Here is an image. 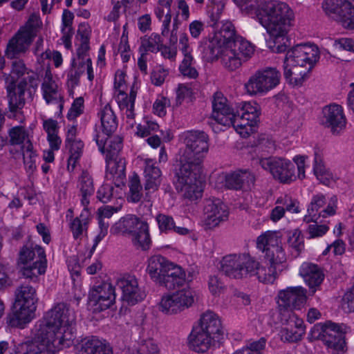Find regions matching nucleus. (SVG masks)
<instances>
[{
	"mask_svg": "<svg viewBox=\"0 0 354 354\" xmlns=\"http://www.w3.org/2000/svg\"><path fill=\"white\" fill-rule=\"evenodd\" d=\"M46 322L40 324L36 337L48 347V350L56 353L73 344L75 324V313L66 303H59L46 314Z\"/></svg>",
	"mask_w": 354,
	"mask_h": 354,
	"instance_id": "nucleus-1",
	"label": "nucleus"
},
{
	"mask_svg": "<svg viewBox=\"0 0 354 354\" xmlns=\"http://www.w3.org/2000/svg\"><path fill=\"white\" fill-rule=\"evenodd\" d=\"M212 118L223 126H232L242 137H248L256 131L260 115L257 104L243 102L236 111L221 92L214 93L212 100Z\"/></svg>",
	"mask_w": 354,
	"mask_h": 354,
	"instance_id": "nucleus-2",
	"label": "nucleus"
},
{
	"mask_svg": "<svg viewBox=\"0 0 354 354\" xmlns=\"http://www.w3.org/2000/svg\"><path fill=\"white\" fill-rule=\"evenodd\" d=\"M257 17L274 39L272 50L284 52L287 48L284 40H287L286 35L293 19L292 11L288 5L275 0L266 2Z\"/></svg>",
	"mask_w": 354,
	"mask_h": 354,
	"instance_id": "nucleus-3",
	"label": "nucleus"
},
{
	"mask_svg": "<svg viewBox=\"0 0 354 354\" xmlns=\"http://www.w3.org/2000/svg\"><path fill=\"white\" fill-rule=\"evenodd\" d=\"M223 335L221 320L212 311H207L201 315L198 326H195L190 335L189 342L193 349L198 353H204L214 342H220Z\"/></svg>",
	"mask_w": 354,
	"mask_h": 354,
	"instance_id": "nucleus-4",
	"label": "nucleus"
},
{
	"mask_svg": "<svg viewBox=\"0 0 354 354\" xmlns=\"http://www.w3.org/2000/svg\"><path fill=\"white\" fill-rule=\"evenodd\" d=\"M208 141V136L204 131H187L185 135V149L177 165L202 169L203 158L209 150Z\"/></svg>",
	"mask_w": 354,
	"mask_h": 354,
	"instance_id": "nucleus-5",
	"label": "nucleus"
},
{
	"mask_svg": "<svg viewBox=\"0 0 354 354\" xmlns=\"http://www.w3.org/2000/svg\"><path fill=\"white\" fill-rule=\"evenodd\" d=\"M258 262L248 253L230 254L220 261L219 270L232 279H243L252 274L257 268Z\"/></svg>",
	"mask_w": 354,
	"mask_h": 354,
	"instance_id": "nucleus-6",
	"label": "nucleus"
},
{
	"mask_svg": "<svg viewBox=\"0 0 354 354\" xmlns=\"http://www.w3.org/2000/svg\"><path fill=\"white\" fill-rule=\"evenodd\" d=\"M254 46L241 37H235L234 41L227 43L223 52V64L230 71H235L243 62L252 57Z\"/></svg>",
	"mask_w": 354,
	"mask_h": 354,
	"instance_id": "nucleus-7",
	"label": "nucleus"
},
{
	"mask_svg": "<svg viewBox=\"0 0 354 354\" xmlns=\"http://www.w3.org/2000/svg\"><path fill=\"white\" fill-rule=\"evenodd\" d=\"M13 306L15 317L19 322H30L36 310L38 300L35 288L30 284L23 283L17 288Z\"/></svg>",
	"mask_w": 354,
	"mask_h": 354,
	"instance_id": "nucleus-8",
	"label": "nucleus"
},
{
	"mask_svg": "<svg viewBox=\"0 0 354 354\" xmlns=\"http://www.w3.org/2000/svg\"><path fill=\"white\" fill-rule=\"evenodd\" d=\"M281 73L276 68L267 67L258 70L245 84L247 93L250 95H263L279 85Z\"/></svg>",
	"mask_w": 354,
	"mask_h": 354,
	"instance_id": "nucleus-9",
	"label": "nucleus"
},
{
	"mask_svg": "<svg viewBox=\"0 0 354 354\" xmlns=\"http://www.w3.org/2000/svg\"><path fill=\"white\" fill-rule=\"evenodd\" d=\"M257 246L265 253L264 257L269 264L284 269L286 255L278 232L268 231L261 234L257 238Z\"/></svg>",
	"mask_w": 354,
	"mask_h": 354,
	"instance_id": "nucleus-10",
	"label": "nucleus"
},
{
	"mask_svg": "<svg viewBox=\"0 0 354 354\" xmlns=\"http://www.w3.org/2000/svg\"><path fill=\"white\" fill-rule=\"evenodd\" d=\"M201 172V168L196 170L192 167L177 165L176 176L185 198L195 201L202 196L203 184L199 179Z\"/></svg>",
	"mask_w": 354,
	"mask_h": 354,
	"instance_id": "nucleus-11",
	"label": "nucleus"
},
{
	"mask_svg": "<svg viewBox=\"0 0 354 354\" xmlns=\"http://www.w3.org/2000/svg\"><path fill=\"white\" fill-rule=\"evenodd\" d=\"M261 167L268 171L274 179L282 183H290L295 180V165L289 160L279 157L260 158Z\"/></svg>",
	"mask_w": 354,
	"mask_h": 354,
	"instance_id": "nucleus-12",
	"label": "nucleus"
},
{
	"mask_svg": "<svg viewBox=\"0 0 354 354\" xmlns=\"http://www.w3.org/2000/svg\"><path fill=\"white\" fill-rule=\"evenodd\" d=\"M322 8L328 17L344 28L354 29V7L348 0H324Z\"/></svg>",
	"mask_w": 354,
	"mask_h": 354,
	"instance_id": "nucleus-13",
	"label": "nucleus"
},
{
	"mask_svg": "<svg viewBox=\"0 0 354 354\" xmlns=\"http://www.w3.org/2000/svg\"><path fill=\"white\" fill-rule=\"evenodd\" d=\"M193 303L192 292L189 289H182L162 296L159 310L167 315L177 314L190 307Z\"/></svg>",
	"mask_w": 354,
	"mask_h": 354,
	"instance_id": "nucleus-14",
	"label": "nucleus"
},
{
	"mask_svg": "<svg viewBox=\"0 0 354 354\" xmlns=\"http://www.w3.org/2000/svg\"><path fill=\"white\" fill-rule=\"evenodd\" d=\"M306 300V290L301 286L288 287L281 290L277 295L278 308L281 317L292 312V309H299Z\"/></svg>",
	"mask_w": 354,
	"mask_h": 354,
	"instance_id": "nucleus-15",
	"label": "nucleus"
},
{
	"mask_svg": "<svg viewBox=\"0 0 354 354\" xmlns=\"http://www.w3.org/2000/svg\"><path fill=\"white\" fill-rule=\"evenodd\" d=\"M116 286L122 291V301L130 306L141 302L147 296L144 288L140 286L134 275L127 274L118 277Z\"/></svg>",
	"mask_w": 354,
	"mask_h": 354,
	"instance_id": "nucleus-16",
	"label": "nucleus"
},
{
	"mask_svg": "<svg viewBox=\"0 0 354 354\" xmlns=\"http://www.w3.org/2000/svg\"><path fill=\"white\" fill-rule=\"evenodd\" d=\"M314 328L317 331L321 330L319 335H322L325 344L332 348L336 354L344 351L345 335L341 326L329 322L324 325L315 326Z\"/></svg>",
	"mask_w": 354,
	"mask_h": 354,
	"instance_id": "nucleus-17",
	"label": "nucleus"
},
{
	"mask_svg": "<svg viewBox=\"0 0 354 354\" xmlns=\"http://www.w3.org/2000/svg\"><path fill=\"white\" fill-rule=\"evenodd\" d=\"M319 59L318 48L313 45L297 44L288 50L284 60L288 64H302L313 68Z\"/></svg>",
	"mask_w": 354,
	"mask_h": 354,
	"instance_id": "nucleus-18",
	"label": "nucleus"
},
{
	"mask_svg": "<svg viewBox=\"0 0 354 354\" xmlns=\"http://www.w3.org/2000/svg\"><path fill=\"white\" fill-rule=\"evenodd\" d=\"M283 326L279 332L281 339L284 342H297L305 334V326L302 319L297 317L293 313L288 312L281 317Z\"/></svg>",
	"mask_w": 354,
	"mask_h": 354,
	"instance_id": "nucleus-19",
	"label": "nucleus"
},
{
	"mask_svg": "<svg viewBox=\"0 0 354 354\" xmlns=\"http://www.w3.org/2000/svg\"><path fill=\"white\" fill-rule=\"evenodd\" d=\"M28 84L32 87L37 86V75L35 73L28 75L27 77L24 78L17 86L12 84L8 86V104L10 111H17L24 106V95Z\"/></svg>",
	"mask_w": 354,
	"mask_h": 354,
	"instance_id": "nucleus-20",
	"label": "nucleus"
},
{
	"mask_svg": "<svg viewBox=\"0 0 354 354\" xmlns=\"http://www.w3.org/2000/svg\"><path fill=\"white\" fill-rule=\"evenodd\" d=\"M205 223L209 227L218 226L228 218L227 207L219 198H208L204 202Z\"/></svg>",
	"mask_w": 354,
	"mask_h": 354,
	"instance_id": "nucleus-21",
	"label": "nucleus"
},
{
	"mask_svg": "<svg viewBox=\"0 0 354 354\" xmlns=\"http://www.w3.org/2000/svg\"><path fill=\"white\" fill-rule=\"evenodd\" d=\"M115 299L114 288L111 283H104L93 288L89 294V300L100 311L111 307Z\"/></svg>",
	"mask_w": 354,
	"mask_h": 354,
	"instance_id": "nucleus-22",
	"label": "nucleus"
},
{
	"mask_svg": "<svg viewBox=\"0 0 354 354\" xmlns=\"http://www.w3.org/2000/svg\"><path fill=\"white\" fill-rule=\"evenodd\" d=\"M33 33L24 32L22 30L18 32L9 40L5 55L7 58L12 59L24 54L30 46L34 38Z\"/></svg>",
	"mask_w": 354,
	"mask_h": 354,
	"instance_id": "nucleus-23",
	"label": "nucleus"
},
{
	"mask_svg": "<svg viewBox=\"0 0 354 354\" xmlns=\"http://www.w3.org/2000/svg\"><path fill=\"white\" fill-rule=\"evenodd\" d=\"M323 113V124L330 129L333 134H339L346 126L342 107L338 104H330L324 108Z\"/></svg>",
	"mask_w": 354,
	"mask_h": 354,
	"instance_id": "nucleus-24",
	"label": "nucleus"
},
{
	"mask_svg": "<svg viewBox=\"0 0 354 354\" xmlns=\"http://www.w3.org/2000/svg\"><path fill=\"white\" fill-rule=\"evenodd\" d=\"M299 274L308 286L311 295H314L319 289L324 279V274L322 268L309 262L302 263L299 269Z\"/></svg>",
	"mask_w": 354,
	"mask_h": 354,
	"instance_id": "nucleus-25",
	"label": "nucleus"
},
{
	"mask_svg": "<svg viewBox=\"0 0 354 354\" xmlns=\"http://www.w3.org/2000/svg\"><path fill=\"white\" fill-rule=\"evenodd\" d=\"M254 176L248 170H239L227 174L225 186L230 189H247L254 184Z\"/></svg>",
	"mask_w": 354,
	"mask_h": 354,
	"instance_id": "nucleus-26",
	"label": "nucleus"
},
{
	"mask_svg": "<svg viewBox=\"0 0 354 354\" xmlns=\"http://www.w3.org/2000/svg\"><path fill=\"white\" fill-rule=\"evenodd\" d=\"M106 178L111 180L119 187L124 185L126 182V162L122 158L106 160Z\"/></svg>",
	"mask_w": 354,
	"mask_h": 354,
	"instance_id": "nucleus-27",
	"label": "nucleus"
},
{
	"mask_svg": "<svg viewBox=\"0 0 354 354\" xmlns=\"http://www.w3.org/2000/svg\"><path fill=\"white\" fill-rule=\"evenodd\" d=\"M310 66L301 64H288V62L284 60L283 75L286 80L292 85H301L305 81L308 74L312 70Z\"/></svg>",
	"mask_w": 354,
	"mask_h": 354,
	"instance_id": "nucleus-28",
	"label": "nucleus"
},
{
	"mask_svg": "<svg viewBox=\"0 0 354 354\" xmlns=\"http://www.w3.org/2000/svg\"><path fill=\"white\" fill-rule=\"evenodd\" d=\"M171 262L160 255H154L148 261L147 271L151 279L156 283H160L165 277L167 268L171 266Z\"/></svg>",
	"mask_w": 354,
	"mask_h": 354,
	"instance_id": "nucleus-29",
	"label": "nucleus"
},
{
	"mask_svg": "<svg viewBox=\"0 0 354 354\" xmlns=\"http://www.w3.org/2000/svg\"><path fill=\"white\" fill-rule=\"evenodd\" d=\"M104 142L103 139H100V136H95V141L99 147L100 151L106 154V160L118 158V155L122 148V140L119 136L110 137L107 136Z\"/></svg>",
	"mask_w": 354,
	"mask_h": 354,
	"instance_id": "nucleus-30",
	"label": "nucleus"
},
{
	"mask_svg": "<svg viewBox=\"0 0 354 354\" xmlns=\"http://www.w3.org/2000/svg\"><path fill=\"white\" fill-rule=\"evenodd\" d=\"M43 97L47 104H57L62 109L63 107V96L57 84L52 80L50 75L46 74L41 85Z\"/></svg>",
	"mask_w": 354,
	"mask_h": 354,
	"instance_id": "nucleus-31",
	"label": "nucleus"
},
{
	"mask_svg": "<svg viewBox=\"0 0 354 354\" xmlns=\"http://www.w3.org/2000/svg\"><path fill=\"white\" fill-rule=\"evenodd\" d=\"M38 252L37 261H34L32 265H24L21 269V274L33 281H37L38 276L44 274L46 268L47 261L44 250L39 248Z\"/></svg>",
	"mask_w": 354,
	"mask_h": 354,
	"instance_id": "nucleus-32",
	"label": "nucleus"
},
{
	"mask_svg": "<svg viewBox=\"0 0 354 354\" xmlns=\"http://www.w3.org/2000/svg\"><path fill=\"white\" fill-rule=\"evenodd\" d=\"M185 282V273L182 268L174 263L167 268L165 277L162 278L160 285L165 286L167 289L172 290L176 287L181 286Z\"/></svg>",
	"mask_w": 354,
	"mask_h": 354,
	"instance_id": "nucleus-33",
	"label": "nucleus"
},
{
	"mask_svg": "<svg viewBox=\"0 0 354 354\" xmlns=\"http://www.w3.org/2000/svg\"><path fill=\"white\" fill-rule=\"evenodd\" d=\"M48 347L37 337L34 340L19 344L9 354H53Z\"/></svg>",
	"mask_w": 354,
	"mask_h": 354,
	"instance_id": "nucleus-34",
	"label": "nucleus"
},
{
	"mask_svg": "<svg viewBox=\"0 0 354 354\" xmlns=\"http://www.w3.org/2000/svg\"><path fill=\"white\" fill-rule=\"evenodd\" d=\"M77 188L81 196V203L84 207L87 208L90 203V198L94 193L93 180L86 171H83L77 181Z\"/></svg>",
	"mask_w": 354,
	"mask_h": 354,
	"instance_id": "nucleus-35",
	"label": "nucleus"
},
{
	"mask_svg": "<svg viewBox=\"0 0 354 354\" xmlns=\"http://www.w3.org/2000/svg\"><path fill=\"white\" fill-rule=\"evenodd\" d=\"M103 133L106 136L112 134L118 127L117 118L109 104H106L98 113Z\"/></svg>",
	"mask_w": 354,
	"mask_h": 354,
	"instance_id": "nucleus-36",
	"label": "nucleus"
},
{
	"mask_svg": "<svg viewBox=\"0 0 354 354\" xmlns=\"http://www.w3.org/2000/svg\"><path fill=\"white\" fill-rule=\"evenodd\" d=\"M131 241L133 245L142 250H148L151 246V241L149 232L148 224L145 222L141 223L139 228L132 234Z\"/></svg>",
	"mask_w": 354,
	"mask_h": 354,
	"instance_id": "nucleus-37",
	"label": "nucleus"
},
{
	"mask_svg": "<svg viewBox=\"0 0 354 354\" xmlns=\"http://www.w3.org/2000/svg\"><path fill=\"white\" fill-rule=\"evenodd\" d=\"M145 222L140 221L134 215H127L115 223V230L122 234L132 235Z\"/></svg>",
	"mask_w": 354,
	"mask_h": 354,
	"instance_id": "nucleus-38",
	"label": "nucleus"
},
{
	"mask_svg": "<svg viewBox=\"0 0 354 354\" xmlns=\"http://www.w3.org/2000/svg\"><path fill=\"white\" fill-rule=\"evenodd\" d=\"M76 37L80 41V46L77 50V62H86V59H91L88 57L89 47V34L84 25L81 24L79 26Z\"/></svg>",
	"mask_w": 354,
	"mask_h": 354,
	"instance_id": "nucleus-39",
	"label": "nucleus"
},
{
	"mask_svg": "<svg viewBox=\"0 0 354 354\" xmlns=\"http://www.w3.org/2000/svg\"><path fill=\"white\" fill-rule=\"evenodd\" d=\"M283 270V268L277 267L270 264H269V267L268 268L259 267V263H258L257 268L251 274H256L261 282L272 283Z\"/></svg>",
	"mask_w": 354,
	"mask_h": 354,
	"instance_id": "nucleus-40",
	"label": "nucleus"
},
{
	"mask_svg": "<svg viewBox=\"0 0 354 354\" xmlns=\"http://www.w3.org/2000/svg\"><path fill=\"white\" fill-rule=\"evenodd\" d=\"M80 354H112V351L99 339H92L82 344Z\"/></svg>",
	"mask_w": 354,
	"mask_h": 354,
	"instance_id": "nucleus-41",
	"label": "nucleus"
},
{
	"mask_svg": "<svg viewBox=\"0 0 354 354\" xmlns=\"http://www.w3.org/2000/svg\"><path fill=\"white\" fill-rule=\"evenodd\" d=\"M141 45L139 48L140 54H146L147 52L156 53L162 46L160 36L157 33H152L149 37L145 36L140 39Z\"/></svg>",
	"mask_w": 354,
	"mask_h": 354,
	"instance_id": "nucleus-42",
	"label": "nucleus"
},
{
	"mask_svg": "<svg viewBox=\"0 0 354 354\" xmlns=\"http://www.w3.org/2000/svg\"><path fill=\"white\" fill-rule=\"evenodd\" d=\"M88 223V211L84 207V209L80 217H76L71 223V230L73 232L74 239L81 238L83 232L87 230V224Z\"/></svg>",
	"mask_w": 354,
	"mask_h": 354,
	"instance_id": "nucleus-43",
	"label": "nucleus"
},
{
	"mask_svg": "<svg viewBox=\"0 0 354 354\" xmlns=\"http://www.w3.org/2000/svg\"><path fill=\"white\" fill-rule=\"evenodd\" d=\"M225 50V45L219 44L218 37L214 38L207 44L203 50V53L205 59L207 61H213L217 59L219 56L221 57L223 62V52Z\"/></svg>",
	"mask_w": 354,
	"mask_h": 354,
	"instance_id": "nucleus-44",
	"label": "nucleus"
},
{
	"mask_svg": "<svg viewBox=\"0 0 354 354\" xmlns=\"http://www.w3.org/2000/svg\"><path fill=\"white\" fill-rule=\"evenodd\" d=\"M39 248L43 249L41 246L32 243L24 245L19 252V263L27 265L31 261H37Z\"/></svg>",
	"mask_w": 354,
	"mask_h": 354,
	"instance_id": "nucleus-45",
	"label": "nucleus"
},
{
	"mask_svg": "<svg viewBox=\"0 0 354 354\" xmlns=\"http://www.w3.org/2000/svg\"><path fill=\"white\" fill-rule=\"evenodd\" d=\"M69 149L70 156L68 159V170L73 171L76 163L82 155L84 143L81 140L71 142V144H66Z\"/></svg>",
	"mask_w": 354,
	"mask_h": 354,
	"instance_id": "nucleus-46",
	"label": "nucleus"
},
{
	"mask_svg": "<svg viewBox=\"0 0 354 354\" xmlns=\"http://www.w3.org/2000/svg\"><path fill=\"white\" fill-rule=\"evenodd\" d=\"M145 177V190L146 192V196L145 198V202L146 203L145 206H147L148 212H151V207H152V203L149 198V194L151 192H154L156 191L160 183H161V176H144Z\"/></svg>",
	"mask_w": 354,
	"mask_h": 354,
	"instance_id": "nucleus-47",
	"label": "nucleus"
},
{
	"mask_svg": "<svg viewBox=\"0 0 354 354\" xmlns=\"http://www.w3.org/2000/svg\"><path fill=\"white\" fill-rule=\"evenodd\" d=\"M288 243L294 250L292 255H294L295 257L299 256L304 248V239L299 230L295 229L288 232Z\"/></svg>",
	"mask_w": 354,
	"mask_h": 354,
	"instance_id": "nucleus-48",
	"label": "nucleus"
},
{
	"mask_svg": "<svg viewBox=\"0 0 354 354\" xmlns=\"http://www.w3.org/2000/svg\"><path fill=\"white\" fill-rule=\"evenodd\" d=\"M86 71L85 63L84 62H76L73 60L72 64V68L68 71V85L71 87L77 86L79 83L80 77Z\"/></svg>",
	"mask_w": 354,
	"mask_h": 354,
	"instance_id": "nucleus-49",
	"label": "nucleus"
},
{
	"mask_svg": "<svg viewBox=\"0 0 354 354\" xmlns=\"http://www.w3.org/2000/svg\"><path fill=\"white\" fill-rule=\"evenodd\" d=\"M194 62L192 55L184 56L181 64L179 66L180 73L185 77L190 79H196L198 73L194 66Z\"/></svg>",
	"mask_w": 354,
	"mask_h": 354,
	"instance_id": "nucleus-50",
	"label": "nucleus"
},
{
	"mask_svg": "<svg viewBox=\"0 0 354 354\" xmlns=\"http://www.w3.org/2000/svg\"><path fill=\"white\" fill-rule=\"evenodd\" d=\"M129 201L133 203L139 202L142 196V187L139 176L134 174L129 180Z\"/></svg>",
	"mask_w": 354,
	"mask_h": 354,
	"instance_id": "nucleus-51",
	"label": "nucleus"
},
{
	"mask_svg": "<svg viewBox=\"0 0 354 354\" xmlns=\"http://www.w3.org/2000/svg\"><path fill=\"white\" fill-rule=\"evenodd\" d=\"M32 145L30 140H28L24 145L21 146L24 162L26 167L30 171H33L36 168L35 165V153L32 150Z\"/></svg>",
	"mask_w": 354,
	"mask_h": 354,
	"instance_id": "nucleus-52",
	"label": "nucleus"
},
{
	"mask_svg": "<svg viewBox=\"0 0 354 354\" xmlns=\"http://www.w3.org/2000/svg\"><path fill=\"white\" fill-rule=\"evenodd\" d=\"M10 142L12 145H24L28 140V133L25 129L22 127H15L9 131Z\"/></svg>",
	"mask_w": 354,
	"mask_h": 354,
	"instance_id": "nucleus-53",
	"label": "nucleus"
},
{
	"mask_svg": "<svg viewBox=\"0 0 354 354\" xmlns=\"http://www.w3.org/2000/svg\"><path fill=\"white\" fill-rule=\"evenodd\" d=\"M220 38L218 40L222 41L223 45L227 47V43L230 41H234L235 37V30L233 24L231 22H226L222 25L219 30Z\"/></svg>",
	"mask_w": 354,
	"mask_h": 354,
	"instance_id": "nucleus-54",
	"label": "nucleus"
},
{
	"mask_svg": "<svg viewBox=\"0 0 354 354\" xmlns=\"http://www.w3.org/2000/svg\"><path fill=\"white\" fill-rule=\"evenodd\" d=\"M136 97V93L135 91H131L130 92L129 96H127V94L120 91V93L118 95V105L120 109L124 110L127 108H134V102Z\"/></svg>",
	"mask_w": 354,
	"mask_h": 354,
	"instance_id": "nucleus-55",
	"label": "nucleus"
},
{
	"mask_svg": "<svg viewBox=\"0 0 354 354\" xmlns=\"http://www.w3.org/2000/svg\"><path fill=\"white\" fill-rule=\"evenodd\" d=\"M314 174L316 176L317 178L323 184L326 185L329 183L330 180V174L325 169V167L320 160H317V158L315 159V165H314Z\"/></svg>",
	"mask_w": 354,
	"mask_h": 354,
	"instance_id": "nucleus-56",
	"label": "nucleus"
},
{
	"mask_svg": "<svg viewBox=\"0 0 354 354\" xmlns=\"http://www.w3.org/2000/svg\"><path fill=\"white\" fill-rule=\"evenodd\" d=\"M156 221L160 232L171 230L174 227V221L171 216L160 214L156 216Z\"/></svg>",
	"mask_w": 354,
	"mask_h": 354,
	"instance_id": "nucleus-57",
	"label": "nucleus"
},
{
	"mask_svg": "<svg viewBox=\"0 0 354 354\" xmlns=\"http://www.w3.org/2000/svg\"><path fill=\"white\" fill-rule=\"evenodd\" d=\"M28 68L22 60L18 59L12 62L10 75L12 79H18L25 74L28 75Z\"/></svg>",
	"mask_w": 354,
	"mask_h": 354,
	"instance_id": "nucleus-58",
	"label": "nucleus"
},
{
	"mask_svg": "<svg viewBox=\"0 0 354 354\" xmlns=\"http://www.w3.org/2000/svg\"><path fill=\"white\" fill-rule=\"evenodd\" d=\"M113 196V187L111 185H102L97 192V198L102 203H106Z\"/></svg>",
	"mask_w": 354,
	"mask_h": 354,
	"instance_id": "nucleus-59",
	"label": "nucleus"
},
{
	"mask_svg": "<svg viewBox=\"0 0 354 354\" xmlns=\"http://www.w3.org/2000/svg\"><path fill=\"white\" fill-rule=\"evenodd\" d=\"M159 128L157 123L148 121L145 124H139L137 127V135L140 137H147L151 135V132H156Z\"/></svg>",
	"mask_w": 354,
	"mask_h": 354,
	"instance_id": "nucleus-60",
	"label": "nucleus"
},
{
	"mask_svg": "<svg viewBox=\"0 0 354 354\" xmlns=\"http://www.w3.org/2000/svg\"><path fill=\"white\" fill-rule=\"evenodd\" d=\"M326 204L325 196L322 194H317L313 197L310 205L308 207V213L315 215Z\"/></svg>",
	"mask_w": 354,
	"mask_h": 354,
	"instance_id": "nucleus-61",
	"label": "nucleus"
},
{
	"mask_svg": "<svg viewBox=\"0 0 354 354\" xmlns=\"http://www.w3.org/2000/svg\"><path fill=\"white\" fill-rule=\"evenodd\" d=\"M83 108H84V99L82 97H77L76 98L68 113V118L69 120H73L76 118L77 116H79L80 114L83 112Z\"/></svg>",
	"mask_w": 354,
	"mask_h": 354,
	"instance_id": "nucleus-62",
	"label": "nucleus"
},
{
	"mask_svg": "<svg viewBox=\"0 0 354 354\" xmlns=\"http://www.w3.org/2000/svg\"><path fill=\"white\" fill-rule=\"evenodd\" d=\"M277 203L283 204L286 211L292 213L299 212V203L290 196H286L284 198H279Z\"/></svg>",
	"mask_w": 354,
	"mask_h": 354,
	"instance_id": "nucleus-63",
	"label": "nucleus"
},
{
	"mask_svg": "<svg viewBox=\"0 0 354 354\" xmlns=\"http://www.w3.org/2000/svg\"><path fill=\"white\" fill-rule=\"evenodd\" d=\"M161 176V171L156 166V162L151 159L145 160L144 176Z\"/></svg>",
	"mask_w": 354,
	"mask_h": 354,
	"instance_id": "nucleus-64",
	"label": "nucleus"
}]
</instances>
